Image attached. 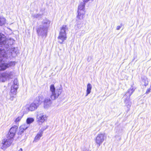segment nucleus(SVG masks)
Returning <instances> with one entry per match:
<instances>
[{
	"instance_id": "nucleus-11",
	"label": "nucleus",
	"mask_w": 151,
	"mask_h": 151,
	"mask_svg": "<svg viewBox=\"0 0 151 151\" xmlns=\"http://www.w3.org/2000/svg\"><path fill=\"white\" fill-rule=\"evenodd\" d=\"M52 104L51 99L48 97L45 98L44 101L43 106L45 109L49 108Z\"/></svg>"
},
{
	"instance_id": "nucleus-32",
	"label": "nucleus",
	"mask_w": 151,
	"mask_h": 151,
	"mask_svg": "<svg viewBox=\"0 0 151 151\" xmlns=\"http://www.w3.org/2000/svg\"><path fill=\"white\" fill-rule=\"evenodd\" d=\"M22 151V148H20V150H19V151Z\"/></svg>"
},
{
	"instance_id": "nucleus-20",
	"label": "nucleus",
	"mask_w": 151,
	"mask_h": 151,
	"mask_svg": "<svg viewBox=\"0 0 151 151\" xmlns=\"http://www.w3.org/2000/svg\"><path fill=\"white\" fill-rule=\"evenodd\" d=\"M83 25V23L81 21H77L76 25L75 26V28L76 29H79L82 27Z\"/></svg>"
},
{
	"instance_id": "nucleus-27",
	"label": "nucleus",
	"mask_w": 151,
	"mask_h": 151,
	"mask_svg": "<svg viewBox=\"0 0 151 151\" xmlns=\"http://www.w3.org/2000/svg\"><path fill=\"white\" fill-rule=\"evenodd\" d=\"M25 130L24 129H23L21 127H19V134H21Z\"/></svg>"
},
{
	"instance_id": "nucleus-8",
	"label": "nucleus",
	"mask_w": 151,
	"mask_h": 151,
	"mask_svg": "<svg viewBox=\"0 0 151 151\" xmlns=\"http://www.w3.org/2000/svg\"><path fill=\"white\" fill-rule=\"evenodd\" d=\"M104 135L103 134H99L97 135L95 139V142L98 147L100 146L104 141Z\"/></svg>"
},
{
	"instance_id": "nucleus-23",
	"label": "nucleus",
	"mask_w": 151,
	"mask_h": 151,
	"mask_svg": "<svg viewBox=\"0 0 151 151\" xmlns=\"http://www.w3.org/2000/svg\"><path fill=\"white\" fill-rule=\"evenodd\" d=\"M34 121V119L33 118H28L26 120L27 124L29 125L33 122Z\"/></svg>"
},
{
	"instance_id": "nucleus-24",
	"label": "nucleus",
	"mask_w": 151,
	"mask_h": 151,
	"mask_svg": "<svg viewBox=\"0 0 151 151\" xmlns=\"http://www.w3.org/2000/svg\"><path fill=\"white\" fill-rule=\"evenodd\" d=\"M33 18L40 19L41 17V15L39 14H32V15Z\"/></svg>"
},
{
	"instance_id": "nucleus-30",
	"label": "nucleus",
	"mask_w": 151,
	"mask_h": 151,
	"mask_svg": "<svg viewBox=\"0 0 151 151\" xmlns=\"http://www.w3.org/2000/svg\"><path fill=\"white\" fill-rule=\"evenodd\" d=\"M47 128V127H44L41 130H40V131H42V134L43 133V132L44 131L45 129H46Z\"/></svg>"
},
{
	"instance_id": "nucleus-22",
	"label": "nucleus",
	"mask_w": 151,
	"mask_h": 151,
	"mask_svg": "<svg viewBox=\"0 0 151 151\" xmlns=\"http://www.w3.org/2000/svg\"><path fill=\"white\" fill-rule=\"evenodd\" d=\"M142 82L144 83V85L146 86L148 84V81L147 78L145 76H144L142 78Z\"/></svg>"
},
{
	"instance_id": "nucleus-28",
	"label": "nucleus",
	"mask_w": 151,
	"mask_h": 151,
	"mask_svg": "<svg viewBox=\"0 0 151 151\" xmlns=\"http://www.w3.org/2000/svg\"><path fill=\"white\" fill-rule=\"evenodd\" d=\"M151 92V88H149L148 89H147L146 91V94H148L149 93Z\"/></svg>"
},
{
	"instance_id": "nucleus-21",
	"label": "nucleus",
	"mask_w": 151,
	"mask_h": 151,
	"mask_svg": "<svg viewBox=\"0 0 151 151\" xmlns=\"http://www.w3.org/2000/svg\"><path fill=\"white\" fill-rule=\"evenodd\" d=\"M42 131H39V133L35 137V140L36 141L39 140L42 136Z\"/></svg>"
},
{
	"instance_id": "nucleus-19",
	"label": "nucleus",
	"mask_w": 151,
	"mask_h": 151,
	"mask_svg": "<svg viewBox=\"0 0 151 151\" xmlns=\"http://www.w3.org/2000/svg\"><path fill=\"white\" fill-rule=\"evenodd\" d=\"M41 98V97L40 96H39L38 97H37L33 102L37 105V106H39L42 102L41 100H40V99Z\"/></svg>"
},
{
	"instance_id": "nucleus-31",
	"label": "nucleus",
	"mask_w": 151,
	"mask_h": 151,
	"mask_svg": "<svg viewBox=\"0 0 151 151\" xmlns=\"http://www.w3.org/2000/svg\"><path fill=\"white\" fill-rule=\"evenodd\" d=\"M83 2H85V3H87L88 2L89 0H83Z\"/></svg>"
},
{
	"instance_id": "nucleus-1",
	"label": "nucleus",
	"mask_w": 151,
	"mask_h": 151,
	"mask_svg": "<svg viewBox=\"0 0 151 151\" xmlns=\"http://www.w3.org/2000/svg\"><path fill=\"white\" fill-rule=\"evenodd\" d=\"M15 42L12 38L5 39L0 33V45L3 48H0V70H4L9 67L14 66L15 64L14 61H10L7 63H3L7 58L12 56L16 53V49L12 47V45Z\"/></svg>"
},
{
	"instance_id": "nucleus-3",
	"label": "nucleus",
	"mask_w": 151,
	"mask_h": 151,
	"mask_svg": "<svg viewBox=\"0 0 151 151\" xmlns=\"http://www.w3.org/2000/svg\"><path fill=\"white\" fill-rule=\"evenodd\" d=\"M49 96L52 100H54L57 99L62 92V89L59 88L55 90L53 84L50 86Z\"/></svg>"
},
{
	"instance_id": "nucleus-14",
	"label": "nucleus",
	"mask_w": 151,
	"mask_h": 151,
	"mask_svg": "<svg viewBox=\"0 0 151 151\" xmlns=\"http://www.w3.org/2000/svg\"><path fill=\"white\" fill-rule=\"evenodd\" d=\"M86 3L83 2L80 3L78 6V12H82V11H85L84 8Z\"/></svg>"
},
{
	"instance_id": "nucleus-12",
	"label": "nucleus",
	"mask_w": 151,
	"mask_h": 151,
	"mask_svg": "<svg viewBox=\"0 0 151 151\" xmlns=\"http://www.w3.org/2000/svg\"><path fill=\"white\" fill-rule=\"evenodd\" d=\"M38 107L35 103L33 102L30 104L29 106H27L25 107L26 108V110L27 112L29 111H34Z\"/></svg>"
},
{
	"instance_id": "nucleus-10",
	"label": "nucleus",
	"mask_w": 151,
	"mask_h": 151,
	"mask_svg": "<svg viewBox=\"0 0 151 151\" xmlns=\"http://www.w3.org/2000/svg\"><path fill=\"white\" fill-rule=\"evenodd\" d=\"M47 119L46 115L43 113L39 114L37 116V121L38 122L43 123Z\"/></svg>"
},
{
	"instance_id": "nucleus-17",
	"label": "nucleus",
	"mask_w": 151,
	"mask_h": 151,
	"mask_svg": "<svg viewBox=\"0 0 151 151\" xmlns=\"http://www.w3.org/2000/svg\"><path fill=\"white\" fill-rule=\"evenodd\" d=\"M92 88V86L91 84L88 83L87 84V85L86 96H87L90 93Z\"/></svg>"
},
{
	"instance_id": "nucleus-2",
	"label": "nucleus",
	"mask_w": 151,
	"mask_h": 151,
	"mask_svg": "<svg viewBox=\"0 0 151 151\" xmlns=\"http://www.w3.org/2000/svg\"><path fill=\"white\" fill-rule=\"evenodd\" d=\"M50 24V21L49 20L47 19H44L42 22V25L40 26L37 29L38 35L45 37L47 35Z\"/></svg>"
},
{
	"instance_id": "nucleus-6",
	"label": "nucleus",
	"mask_w": 151,
	"mask_h": 151,
	"mask_svg": "<svg viewBox=\"0 0 151 151\" xmlns=\"http://www.w3.org/2000/svg\"><path fill=\"white\" fill-rule=\"evenodd\" d=\"M17 129L18 127L17 126L14 125L12 126L8 133L6 136V138L13 141Z\"/></svg>"
},
{
	"instance_id": "nucleus-5",
	"label": "nucleus",
	"mask_w": 151,
	"mask_h": 151,
	"mask_svg": "<svg viewBox=\"0 0 151 151\" xmlns=\"http://www.w3.org/2000/svg\"><path fill=\"white\" fill-rule=\"evenodd\" d=\"M13 73L11 71H6L0 74V81L4 82L7 79L12 78Z\"/></svg>"
},
{
	"instance_id": "nucleus-18",
	"label": "nucleus",
	"mask_w": 151,
	"mask_h": 151,
	"mask_svg": "<svg viewBox=\"0 0 151 151\" xmlns=\"http://www.w3.org/2000/svg\"><path fill=\"white\" fill-rule=\"evenodd\" d=\"M6 19L5 18L0 15V26L4 25L6 23Z\"/></svg>"
},
{
	"instance_id": "nucleus-4",
	"label": "nucleus",
	"mask_w": 151,
	"mask_h": 151,
	"mask_svg": "<svg viewBox=\"0 0 151 151\" xmlns=\"http://www.w3.org/2000/svg\"><path fill=\"white\" fill-rule=\"evenodd\" d=\"M68 29L66 25H63L61 27L58 38V42L60 44L63 43L64 41L66 40L67 37L66 31Z\"/></svg>"
},
{
	"instance_id": "nucleus-9",
	"label": "nucleus",
	"mask_w": 151,
	"mask_h": 151,
	"mask_svg": "<svg viewBox=\"0 0 151 151\" xmlns=\"http://www.w3.org/2000/svg\"><path fill=\"white\" fill-rule=\"evenodd\" d=\"M18 88V81L17 79H15L13 82V84L12 86L11 92L14 94L16 93L17 89Z\"/></svg>"
},
{
	"instance_id": "nucleus-16",
	"label": "nucleus",
	"mask_w": 151,
	"mask_h": 151,
	"mask_svg": "<svg viewBox=\"0 0 151 151\" xmlns=\"http://www.w3.org/2000/svg\"><path fill=\"white\" fill-rule=\"evenodd\" d=\"M135 89V88L132 87L128 90L126 94H125L126 96L130 97V96L134 92Z\"/></svg>"
},
{
	"instance_id": "nucleus-29",
	"label": "nucleus",
	"mask_w": 151,
	"mask_h": 151,
	"mask_svg": "<svg viewBox=\"0 0 151 151\" xmlns=\"http://www.w3.org/2000/svg\"><path fill=\"white\" fill-rule=\"evenodd\" d=\"M122 24H120V25H119V26H118L117 27H116V29L117 30H119L121 28V27H122Z\"/></svg>"
},
{
	"instance_id": "nucleus-13",
	"label": "nucleus",
	"mask_w": 151,
	"mask_h": 151,
	"mask_svg": "<svg viewBox=\"0 0 151 151\" xmlns=\"http://www.w3.org/2000/svg\"><path fill=\"white\" fill-rule=\"evenodd\" d=\"M124 103L126 106L127 107H131L132 105V102L130 99V97L127 96L124 100Z\"/></svg>"
},
{
	"instance_id": "nucleus-26",
	"label": "nucleus",
	"mask_w": 151,
	"mask_h": 151,
	"mask_svg": "<svg viewBox=\"0 0 151 151\" xmlns=\"http://www.w3.org/2000/svg\"><path fill=\"white\" fill-rule=\"evenodd\" d=\"M22 118V116H20L17 117L15 120V122L16 123H17L19 122Z\"/></svg>"
},
{
	"instance_id": "nucleus-15",
	"label": "nucleus",
	"mask_w": 151,
	"mask_h": 151,
	"mask_svg": "<svg viewBox=\"0 0 151 151\" xmlns=\"http://www.w3.org/2000/svg\"><path fill=\"white\" fill-rule=\"evenodd\" d=\"M78 15L77 16V20H82L83 18V16L85 12L82 11V12H78Z\"/></svg>"
},
{
	"instance_id": "nucleus-25",
	"label": "nucleus",
	"mask_w": 151,
	"mask_h": 151,
	"mask_svg": "<svg viewBox=\"0 0 151 151\" xmlns=\"http://www.w3.org/2000/svg\"><path fill=\"white\" fill-rule=\"evenodd\" d=\"M29 126V125L27 124H24L22 125L20 127L23 128L24 130L26 129Z\"/></svg>"
},
{
	"instance_id": "nucleus-7",
	"label": "nucleus",
	"mask_w": 151,
	"mask_h": 151,
	"mask_svg": "<svg viewBox=\"0 0 151 151\" xmlns=\"http://www.w3.org/2000/svg\"><path fill=\"white\" fill-rule=\"evenodd\" d=\"M12 142L7 138L3 139L1 145V148L4 150H5L6 148L10 146Z\"/></svg>"
}]
</instances>
